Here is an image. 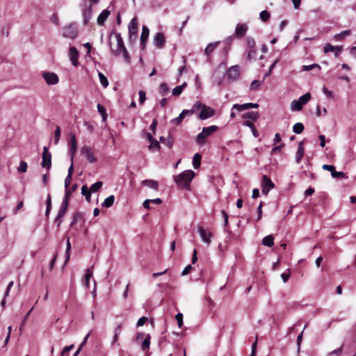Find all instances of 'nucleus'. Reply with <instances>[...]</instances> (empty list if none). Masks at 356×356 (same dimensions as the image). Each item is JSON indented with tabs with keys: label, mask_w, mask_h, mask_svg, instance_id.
Instances as JSON below:
<instances>
[{
	"label": "nucleus",
	"mask_w": 356,
	"mask_h": 356,
	"mask_svg": "<svg viewBox=\"0 0 356 356\" xmlns=\"http://www.w3.org/2000/svg\"><path fill=\"white\" fill-rule=\"evenodd\" d=\"M98 76L102 86L104 88H106L108 86V81L107 78L102 72H99Z\"/></svg>",
	"instance_id": "obj_43"
},
{
	"label": "nucleus",
	"mask_w": 356,
	"mask_h": 356,
	"mask_svg": "<svg viewBox=\"0 0 356 356\" xmlns=\"http://www.w3.org/2000/svg\"><path fill=\"white\" fill-rule=\"evenodd\" d=\"M151 335L147 334L145 335V338L141 344V349L143 351H147L150 346Z\"/></svg>",
	"instance_id": "obj_26"
},
{
	"label": "nucleus",
	"mask_w": 356,
	"mask_h": 356,
	"mask_svg": "<svg viewBox=\"0 0 356 356\" xmlns=\"http://www.w3.org/2000/svg\"><path fill=\"white\" fill-rule=\"evenodd\" d=\"M42 76L47 84L54 85L58 83L59 78L58 75L54 72H46L42 74Z\"/></svg>",
	"instance_id": "obj_11"
},
{
	"label": "nucleus",
	"mask_w": 356,
	"mask_h": 356,
	"mask_svg": "<svg viewBox=\"0 0 356 356\" xmlns=\"http://www.w3.org/2000/svg\"><path fill=\"white\" fill-rule=\"evenodd\" d=\"M195 174L191 170H188L182 172L181 174L174 177L175 182L179 186L188 189L191 182L194 178Z\"/></svg>",
	"instance_id": "obj_1"
},
{
	"label": "nucleus",
	"mask_w": 356,
	"mask_h": 356,
	"mask_svg": "<svg viewBox=\"0 0 356 356\" xmlns=\"http://www.w3.org/2000/svg\"><path fill=\"white\" fill-rule=\"evenodd\" d=\"M197 104H200V106H198V111H200L198 117L200 120H206L214 115L215 110L213 108L209 107L200 102H197Z\"/></svg>",
	"instance_id": "obj_3"
},
{
	"label": "nucleus",
	"mask_w": 356,
	"mask_h": 356,
	"mask_svg": "<svg viewBox=\"0 0 356 356\" xmlns=\"http://www.w3.org/2000/svg\"><path fill=\"white\" fill-rule=\"evenodd\" d=\"M90 336V333H88V334H86V336L85 337L83 341H82V343L80 344L78 350L74 353V356H77L79 353V352L81 351V350L83 348V347L87 343V341H88V339Z\"/></svg>",
	"instance_id": "obj_50"
},
{
	"label": "nucleus",
	"mask_w": 356,
	"mask_h": 356,
	"mask_svg": "<svg viewBox=\"0 0 356 356\" xmlns=\"http://www.w3.org/2000/svg\"><path fill=\"white\" fill-rule=\"evenodd\" d=\"M259 15H260V19L264 22H267L270 17V13L267 10L261 11Z\"/></svg>",
	"instance_id": "obj_51"
},
{
	"label": "nucleus",
	"mask_w": 356,
	"mask_h": 356,
	"mask_svg": "<svg viewBox=\"0 0 356 356\" xmlns=\"http://www.w3.org/2000/svg\"><path fill=\"white\" fill-rule=\"evenodd\" d=\"M60 137V128L58 126H56L55 131H54V142L57 144L59 141Z\"/></svg>",
	"instance_id": "obj_54"
},
{
	"label": "nucleus",
	"mask_w": 356,
	"mask_h": 356,
	"mask_svg": "<svg viewBox=\"0 0 356 356\" xmlns=\"http://www.w3.org/2000/svg\"><path fill=\"white\" fill-rule=\"evenodd\" d=\"M46 212L45 216L48 218L49 215L50 213L51 209V197L50 194L47 195V200H46Z\"/></svg>",
	"instance_id": "obj_38"
},
{
	"label": "nucleus",
	"mask_w": 356,
	"mask_h": 356,
	"mask_svg": "<svg viewBox=\"0 0 356 356\" xmlns=\"http://www.w3.org/2000/svg\"><path fill=\"white\" fill-rule=\"evenodd\" d=\"M332 176L333 178H339V179H346L348 176L343 172H337L334 170L332 173Z\"/></svg>",
	"instance_id": "obj_49"
},
{
	"label": "nucleus",
	"mask_w": 356,
	"mask_h": 356,
	"mask_svg": "<svg viewBox=\"0 0 356 356\" xmlns=\"http://www.w3.org/2000/svg\"><path fill=\"white\" fill-rule=\"evenodd\" d=\"M111 14V12L110 10H108V9H105L97 17V24L100 26H103L106 22V20L107 19V18L108 17V16L110 15Z\"/></svg>",
	"instance_id": "obj_18"
},
{
	"label": "nucleus",
	"mask_w": 356,
	"mask_h": 356,
	"mask_svg": "<svg viewBox=\"0 0 356 356\" xmlns=\"http://www.w3.org/2000/svg\"><path fill=\"white\" fill-rule=\"evenodd\" d=\"M259 115L258 112L250 111L243 115V118H248L252 120L253 121H256L258 119Z\"/></svg>",
	"instance_id": "obj_34"
},
{
	"label": "nucleus",
	"mask_w": 356,
	"mask_h": 356,
	"mask_svg": "<svg viewBox=\"0 0 356 356\" xmlns=\"http://www.w3.org/2000/svg\"><path fill=\"white\" fill-rule=\"evenodd\" d=\"M122 330V326L121 325H118L116 328L115 329V334L113 337V343L117 342L119 335L121 333Z\"/></svg>",
	"instance_id": "obj_48"
},
{
	"label": "nucleus",
	"mask_w": 356,
	"mask_h": 356,
	"mask_svg": "<svg viewBox=\"0 0 356 356\" xmlns=\"http://www.w3.org/2000/svg\"><path fill=\"white\" fill-rule=\"evenodd\" d=\"M141 184L149 187L154 191L159 190V182L153 179H145L142 181Z\"/></svg>",
	"instance_id": "obj_20"
},
{
	"label": "nucleus",
	"mask_w": 356,
	"mask_h": 356,
	"mask_svg": "<svg viewBox=\"0 0 356 356\" xmlns=\"http://www.w3.org/2000/svg\"><path fill=\"white\" fill-rule=\"evenodd\" d=\"M70 57L72 61V63L74 66H77L79 65L78 58H79V51L74 47H71L70 48Z\"/></svg>",
	"instance_id": "obj_16"
},
{
	"label": "nucleus",
	"mask_w": 356,
	"mask_h": 356,
	"mask_svg": "<svg viewBox=\"0 0 356 356\" xmlns=\"http://www.w3.org/2000/svg\"><path fill=\"white\" fill-rule=\"evenodd\" d=\"M335 50L337 51L335 55H336V56H337L338 54L341 51V47H334V46H332L330 44H327L324 47V52L325 53H328V52H330V51H334Z\"/></svg>",
	"instance_id": "obj_24"
},
{
	"label": "nucleus",
	"mask_w": 356,
	"mask_h": 356,
	"mask_svg": "<svg viewBox=\"0 0 356 356\" xmlns=\"http://www.w3.org/2000/svg\"><path fill=\"white\" fill-rule=\"evenodd\" d=\"M175 318L177 321L179 327L181 328L183 326V314L181 313L177 314Z\"/></svg>",
	"instance_id": "obj_58"
},
{
	"label": "nucleus",
	"mask_w": 356,
	"mask_h": 356,
	"mask_svg": "<svg viewBox=\"0 0 356 356\" xmlns=\"http://www.w3.org/2000/svg\"><path fill=\"white\" fill-rule=\"evenodd\" d=\"M67 207H60V209H59V211L58 213V215L55 219V222H58V225L57 226L59 227L62 222V220H60L66 213L67 211Z\"/></svg>",
	"instance_id": "obj_21"
},
{
	"label": "nucleus",
	"mask_w": 356,
	"mask_h": 356,
	"mask_svg": "<svg viewBox=\"0 0 356 356\" xmlns=\"http://www.w3.org/2000/svg\"><path fill=\"white\" fill-rule=\"evenodd\" d=\"M69 136L68 145L70 146V153L71 154V161H72L77 150V140L74 134L70 133Z\"/></svg>",
	"instance_id": "obj_9"
},
{
	"label": "nucleus",
	"mask_w": 356,
	"mask_h": 356,
	"mask_svg": "<svg viewBox=\"0 0 356 356\" xmlns=\"http://www.w3.org/2000/svg\"><path fill=\"white\" fill-rule=\"evenodd\" d=\"M222 215L224 218V226L227 227L228 226V219H229V215L227 213V212L225 210H222L221 211Z\"/></svg>",
	"instance_id": "obj_62"
},
{
	"label": "nucleus",
	"mask_w": 356,
	"mask_h": 356,
	"mask_svg": "<svg viewBox=\"0 0 356 356\" xmlns=\"http://www.w3.org/2000/svg\"><path fill=\"white\" fill-rule=\"evenodd\" d=\"M275 187L274 183L270 177L264 175L262 177L261 192L264 195H267L270 189Z\"/></svg>",
	"instance_id": "obj_8"
},
{
	"label": "nucleus",
	"mask_w": 356,
	"mask_h": 356,
	"mask_svg": "<svg viewBox=\"0 0 356 356\" xmlns=\"http://www.w3.org/2000/svg\"><path fill=\"white\" fill-rule=\"evenodd\" d=\"M81 154L84 155L86 158V160L90 163H93L97 161V158L95 156L94 152L92 149L89 146H83L81 149Z\"/></svg>",
	"instance_id": "obj_7"
},
{
	"label": "nucleus",
	"mask_w": 356,
	"mask_h": 356,
	"mask_svg": "<svg viewBox=\"0 0 356 356\" xmlns=\"http://www.w3.org/2000/svg\"><path fill=\"white\" fill-rule=\"evenodd\" d=\"M202 156L199 153L195 154L193 159V165L195 169L200 168L201 164Z\"/></svg>",
	"instance_id": "obj_32"
},
{
	"label": "nucleus",
	"mask_w": 356,
	"mask_h": 356,
	"mask_svg": "<svg viewBox=\"0 0 356 356\" xmlns=\"http://www.w3.org/2000/svg\"><path fill=\"white\" fill-rule=\"evenodd\" d=\"M243 124L245 126H247L250 128V129L252 130V134L254 135V137L259 136V132L257 130L254 124L252 122L246 120L243 122Z\"/></svg>",
	"instance_id": "obj_35"
},
{
	"label": "nucleus",
	"mask_w": 356,
	"mask_h": 356,
	"mask_svg": "<svg viewBox=\"0 0 356 356\" xmlns=\"http://www.w3.org/2000/svg\"><path fill=\"white\" fill-rule=\"evenodd\" d=\"M138 95H139V103L140 104H143V103L146 100V93L143 90H140L138 92Z\"/></svg>",
	"instance_id": "obj_60"
},
{
	"label": "nucleus",
	"mask_w": 356,
	"mask_h": 356,
	"mask_svg": "<svg viewBox=\"0 0 356 356\" xmlns=\"http://www.w3.org/2000/svg\"><path fill=\"white\" fill-rule=\"evenodd\" d=\"M303 105L298 100H293L291 104V109L293 111H300Z\"/></svg>",
	"instance_id": "obj_36"
},
{
	"label": "nucleus",
	"mask_w": 356,
	"mask_h": 356,
	"mask_svg": "<svg viewBox=\"0 0 356 356\" xmlns=\"http://www.w3.org/2000/svg\"><path fill=\"white\" fill-rule=\"evenodd\" d=\"M293 131L297 134H300L304 131V125L301 122L296 123L293 127Z\"/></svg>",
	"instance_id": "obj_39"
},
{
	"label": "nucleus",
	"mask_w": 356,
	"mask_h": 356,
	"mask_svg": "<svg viewBox=\"0 0 356 356\" xmlns=\"http://www.w3.org/2000/svg\"><path fill=\"white\" fill-rule=\"evenodd\" d=\"M350 34V31L349 30H346V31H342L341 33H339V34H337L335 35V38L337 40H341L343 39V38L346 35H348Z\"/></svg>",
	"instance_id": "obj_52"
},
{
	"label": "nucleus",
	"mask_w": 356,
	"mask_h": 356,
	"mask_svg": "<svg viewBox=\"0 0 356 356\" xmlns=\"http://www.w3.org/2000/svg\"><path fill=\"white\" fill-rule=\"evenodd\" d=\"M248 29V26L246 24H238L235 30V36L238 38H243L245 35Z\"/></svg>",
	"instance_id": "obj_13"
},
{
	"label": "nucleus",
	"mask_w": 356,
	"mask_h": 356,
	"mask_svg": "<svg viewBox=\"0 0 356 356\" xmlns=\"http://www.w3.org/2000/svg\"><path fill=\"white\" fill-rule=\"evenodd\" d=\"M154 44L159 49L163 48L165 43V38L162 32L156 33L154 38Z\"/></svg>",
	"instance_id": "obj_12"
},
{
	"label": "nucleus",
	"mask_w": 356,
	"mask_h": 356,
	"mask_svg": "<svg viewBox=\"0 0 356 356\" xmlns=\"http://www.w3.org/2000/svg\"><path fill=\"white\" fill-rule=\"evenodd\" d=\"M220 42H216L213 43H210L207 45L206 49H204V54L207 56H209L216 49L218 45L219 44Z\"/></svg>",
	"instance_id": "obj_23"
},
{
	"label": "nucleus",
	"mask_w": 356,
	"mask_h": 356,
	"mask_svg": "<svg viewBox=\"0 0 356 356\" xmlns=\"http://www.w3.org/2000/svg\"><path fill=\"white\" fill-rule=\"evenodd\" d=\"M186 86L187 83L185 82L180 86H176L172 91V95L175 97L179 96L182 93L184 89L186 88Z\"/></svg>",
	"instance_id": "obj_27"
},
{
	"label": "nucleus",
	"mask_w": 356,
	"mask_h": 356,
	"mask_svg": "<svg viewBox=\"0 0 356 356\" xmlns=\"http://www.w3.org/2000/svg\"><path fill=\"white\" fill-rule=\"evenodd\" d=\"M19 172H26L27 171V163L24 161H22L18 167Z\"/></svg>",
	"instance_id": "obj_53"
},
{
	"label": "nucleus",
	"mask_w": 356,
	"mask_h": 356,
	"mask_svg": "<svg viewBox=\"0 0 356 356\" xmlns=\"http://www.w3.org/2000/svg\"><path fill=\"white\" fill-rule=\"evenodd\" d=\"M102 185H103L102 181H97L95 184H93L90 186V189L92 193H95L100 189V188L102 186Z\"/></svg>",
	"instance_id": "obj_47"
},
{
	"label": "nucleus",
	"mask_w": 356,
	"mask_h": 356,
	"mask_svg": "<svg viewBox=\"0 0 356 356\" xmlns=\"http://www.w3.org/2000/svg\"><path fill=\"white\" fill-rule=\"evenodd\" d=\"M246 42L248 48L250 49H256V42L254 38L248 37L246 39Z\"/></svg>",
	"instance_id": "obj_46"
},
{
	"label": "nucleus",
	"mask_w": 356,
	"mask_h": 356,
	"mask_svg": "<svg viewBox=\"0 0 356 356\" xmlns=\"http://www.w3.org/2000/svg\"><path fill=\"white\" fill-rule=\"evenodd\" d=\"M198 232L202 241L209 245L211 243V237L212 236V233L211 232H207L202 227H198Z\"/></svg>",
	"instance_id": "obj_15"
},
{
	"label": "nucleus",
	"mask_w": 356,
	"mask_h": 356,
	"mask_svg": "<svg viewBox=\"0 0 356 356\" xmlns=\"http://www.w3.org/2000/svg\"><path fill=\"white\" fill-rule=\"evenodd\" d=\"M257 56V50L255 49H250L248 55H247V59L248 60H250L252 59H255Z\"/></svg>",
	"instance_id": "obj_56"
},
{
	"label": "nucleus",
	"mask_w": 356,
	"mask_h": 356,
	"mask_svg": "<svg viewBox=\"0 0 356 356\" xmlns=\"http://www.w3.org/2000/svg\"><path fill=\"white\" fill-rule=\"evenodd\" d=\"M262 244L267 247H272L274 245V237L272 235L265 236L262 240Z\"/></svg>",
	"instance_id": "obj_31"
},
{
	"label": "nucleus",
	"mask_w": 356,
	"mask_h": 356,
	"mask_svg": "<svg viewBox=\"0 0 356 356\" xmlns=\"http://www.w3.org/2000/svg\"><path fill=\"white\" fill-rule=\"evenodd\" d=\"M79 221L83 222V215L81 212H76L73 216V219L70 224V226L72 227L74 224L77 223Z\"/></svg>",
	"instance_id": "obj_33"
},
{
	"label": "nucleus",
	"mask_w": 356,
	"mask_h": 356,
	"mask_svg": "<svg viewBox=\"0 0 356 356\" xmlns=\"http://www.w3.org/2000/svg\"><path fill=\"white\" fill-rule=\"evenodd\" d=\"M184 118H185L184 115H183V113H181L177 118L172 119L170 121V122L175 125H179L181 123V122L183 121Z\"/></svg>",
	"instance_id": "obj_45"
},
{
	"label": "nucleus",
	"mask_w": 356,
	"mask_h": 356,
	"mask_svg": "<svg viewBox=\"0 0 356 356\" xmlns=\"http://www.w3.org/2000/svg\"><path fill=\"white\" fill-rule=\"evenodd\" d=\"M92 276V271L88 268L86 271L85 277L83 280V283L87 289L90 288V280Z\"/></svg>",
	"instance_id": "obj_29"
},
{
	"label": "nucleus",
	"mask_w": 356,
	"mask_h": 356,
	"mask_svg": "<svg viewBox=\"0 0 356 356\" xmlns=\"http://www.w3.org/2000/svg\"><path fill=\"white\" fill-rule=\"evenodd\" d=\"M198 106H200V104H197V102H195L193 104V106H192L191 109H190V110L184 109L181 111V113H183V115H184L185 117L186 115H191L198 111Z\"/></svg>",
	"instance_id": "obj_25"
},
{
	"label": "nucleus",
	"mask_w": 356,
	"mask_h": 356,
	"mask_svg": "<svg viewBox=\"0 0 356 356\" xmlns=\"http://www.w3.org/2000/svg\"><path fill=\"white\" fill-rule=\"evenodd\" d=\"M160 141L163 144H165L169 148H171L173 144V140L171 137L165 138L163 136L160 137Z\"/></svg>",
	"instance_id": "obj_42"
},
{
	"label": "nucleus",
	"mask_w": 356,
	"mask_h": 356,
	"mask_svg": "<svg viewBox=\"0 0 356 356\" xmlns=\"http://www.w3.org/2000/svg\"><path fill=\"white\" fill-rule=\"evenodd\" d=\"M78 35V30L76 25L72 24L63 28V35L65 38L74 39Z\"/></svg>",
	"instance_id": "obj_6"
},
{
	"label": "nucleus",
	"mask_w": 356,
	"mask_h": 356,
	"mask_svg": "<svg viewBox=\"0 0 356 356\" xmlns=\"http://www.w3.org/2000/svg\"><path fill=\"white\" fill-rule=\"evenodd\" d=\"M91 191L90 189H88L86 185H83L81 187V193L83 196L86 197V200L87 202H90L91 199Z\"/></svg>",
	"instance_id": "obj_30"
},
{
	"label": "nucleus",
	"mask_w": 356,
	"mask_h": 356,
	"mask_svg": "<svg viewBox=\"0 0 356 356\" xmlns=\"http://www.w3.org/2000/svg\"><path fill=\"white\" fill-rule=\"evenodd\" d=\"M311 94L309 92H307L305 95H302L298 101L302 104H306L311 99Z\"/></svg>",
	"instance_id": "obj_40"
},
{
	"label": "nucleus",
	"mask_w": 356,
	"mask_h": 356,
	"mask_svg": "<svg viewBox=\"0 0 356 356\" xmlns=\"http://www.w3.org/2000/svg\"><path fill=\"white\" fill-rule=\"evenodd\" d=\"M261 84V82L260 81H259V80H254L251 83L250 88L252 90H257L259 88Z\"/></svg>",
	"instance_id": "obj_55"
},
{
	"label": "nucleus",
	"mask_w": 356,
	"mask_h": 356,
	"mask_svg": "<svg viewBox=\"0 0 356 356\" xmlns=\"http://www.w3.org/2000/svg\"><path fill=\"white\" fill-rule=\"evenodd\" d=\"M258 107H259V104H256V103H246V104H236L233 105L232 109H236L238 111L241 112V111H245V110H247L249 108H258Z\"/></svg>",
	"instance_id": "obj_14"
},
{
	"label": "nucleus",
	"mask_w": 356,
	"mask_h": 356,
	"mask_svg": "<svg viewBox=\"0 0 356 356\" xmlns=\"http://www.w3.org/2000/svg\"><path fill=\"white\" fill-rule=\"evenodd\" d=\"M207 136L204 134L202 131L196 137V143L199 145H202L206 143V138Z\"/></svg>",
	"instance_id": "obj_37"
},
{
	"label": "nucleus",
	"mask_w": 356,
	"mask_h": 356,
	"mask_svg": "<svg viewBox=\"0 0 356 356\" xmlns=\"http://www.w3.org/2000/svg\"><path fill=\"white\" fill-rule=\"evenodd\" d=\"M129 40L132 42H134L138 36V19L134 17L129 24Z\"/></svg>",
	"instance_id": "obj_4"
},
{
	"label": "nucleus",
	"mask_w": 356,
	"mask_h": 356,
	"mask_svg": "<svg viewBox=\"0 0 356 356\" xmlns=\"http://www.w3.org/2000/svg\"><path fill=\"white\" fill-rule=\"evenodd\" d=\"M147 321V318L143 316L140 318L137 322V327L143 326Z\"/></svg>",
	"instance_id": "obj_63"
},
{
	"label": "nucleus",
	"mask_w": 356,
	"mask_h": 356,
	"mask_svg": "<svg viewBox=\"0 0 356 356\" xmlns=\"http://www.w3.org/2000/svg\"><path fill=\"white\" fill-rule=\"evenodd\" d=\"M218 130V127L216 125H211L209 127H206L202 128V132L204 134H205L207 137L212 135L213 133H215L216 131Z\"/></svg>",
	"instance_id": "obj_22"
},
{
	"label": "nucleus",
	"mask_w": 356,
	"mask_h": 356,
	"mask_svg": "<svg viewBox=\"0 0 356 356\" xmlns=\"http://www.w3.org/2000/svg\"><path fill=\"white\" fill-rule=\"evenodd\" d=\"M149 30L146 26H143L142 29V33L140 35V45L143 49L145 47V44L148 40Z\"/></svg>",
	"instance_id": "obj_17"
},
{
	"label": "nucleus",
	"mask_w": 356,
	"mask_h": 356,
	"mask_svg": "<svg viewBox=\"0 0 356 356\" xmlns=\"http://www.w3.org/2000/svg\"><path fill=\"white\" fill-rule=\"evenodd\" d=\"M291 276L290 269H287V272L281 274V277L284 283L287 282Z\"/></svg>",
	"instance_id": "obj_57"
},
{
	"label": "nucleus",
	"mask_w": 356,
	"mask_h": 356,
	"mask_svg": "<svg viewBox=\"0 0 356 356\" xmlns=\"http://www.w3.org/2000/svg\"><path fill=\"white\" fill-rule=\"evenodd\" d=\"M305 154V149L303 147V141H300L298 143V147L296 155V161L299 163L302 159Z\"/></svg>",
	"instance_id": "obj_19"
},
{
	"label": "nucleus",
	"mask_w": 356,
	"mask_h": 356,
	"mask_svg": "<svg viewBox=\"0 0 356 356\" xmlns=\"http://www.w3.org/2000/svg\"><path fill=\"white\" fill-rule=\"evenodd\" d=\"M66 245H66L67 247H66V250H65V256H66L65 263H67L68 261V260L70 259V257L71 243H70L69 237H67Z\"/></svg>",
	"instance_id": "obj_44"
},
{
	"label": "nucleus",
	"mask_w": 356,
	"mask_h": 356,
	"mask_svg": "<svg viewBox=\"0 0 356 356\" xmlns=\"http://www.w3.org/2000/svg\"><path fill=\"white\" fill-rule=\"evenodd\" d=\"M115 201V196L111 195L106 197L104 201L102 202V206L103 207L109 208L113 206Z\"/></svg>",
	"instance_id": "obj_28"
},
{
	"label": "nucleus",
	"mask_w": 356,
	"mask_h": 356,
	"mask_svg": "<svg viewBox=\"0 0 356 356\" xmlns=\"http://www.w3.org/2000/svg\"><path fill=\"white\" fill-rule=\"evenodd\" d=\"M240 76V67L239 65H234L229 68L227 72V78L232 81H234L238 79Z\"/></svg>",
	"instance_id": "obj_10"
},
{
	"label": "nucleus",
	"mask_w": 356,
	"mask_h": 356,
	"mask_svg": "<svg viewBox=\"0 0 356 356\" xmlns=\"http://www.w3.org/2000/svg\"><path fill=\"white\" fill-rule=\"evenodd\" d=\"M343 350V345L341 346L339 348L330 352L328 356H340Z\"/></svg>",
	"instance_id": "obj_59"
},
{
	"label": "nucleus",
	"mask_w": 356,
	"mask_h": 356,
	"mask_svg": "<svg viewBox=\"0 0 356 356\" xmlns=\"http://www.w3.org/2000/svg\"><path fill=\"white\" fill-rule=\"evenodd\" d=\"M97 109H98V111L99 112V113L101 114V115L102 117L103 121H106V118H107V114H106V111L105 107L103 105H102L100 104H97Z\"/></svg>",
	"instance_id": "obj_41"
},
{
	"label": "nucleus",
	"mask_w": 356,
	"mask_h": 356,
	"mask_svg": "<svg viewBox=\"0 0 356 356\" xmlns=\"http://www.w3.org/2000/svg\"><path fill=\"white\" fill-rule=\"evenodd\" d=\"M42 163L41 165L43 168H47V170L51 167V154L49 151V148L47 146L43 147V152L42 154Z\"/></svg>",
	"instance_id": "obj_5"
},
{
	"label": "nucleus",
	"mask_w": 356,
	"mask_h": 356,
	"mask_svg": "<svg viewBox=\"0 0 356 356\" xmlns=\"http://www.w3.org/2000/svg\"><path fill=\"white\" fill-rule=\"evenodd\" d=\"M168 91H169V88H168V85H167L165 83H162L160 85V92H161L163 95H165V93H167Z\"/></svg>",
	"instance_id": "obj_61"
},
{
	"label": "nucleus",
	"mask_w": 356,
	"mask_h": 356,
	"mask_svg": "<svg viewBox=\"0 0 356 356\" xmlns=\"http://www.w3.org/2000/svg\"><path fill=\"white\" fill-rule=\"evenodd\" d=\"M115 36L117 41V47L116 49H113L112 47H111L112 53L116 56H119L121 53H122V56L124 60L129 62L130 60V57L128 51L127 50L124 46V41L120 33H116ZM110 46H111V44Z\"/></svg>",
	"instance_id": "obj_2"
},
{
	"label": "nucleus",
	"mask_w": 356,
	"mask_h": 356,
	"mask_svg": "<svg viewBox=\"0 0 356 356\" xmlns=\"http://www.w3.org/2000/svg\"><path fill=\"white\" fill-rule=\"evenodd\" d=\"M153 147L156 148L157 150L160 149L159 143L156 139H154L153 142H151V145L149 146V149H152Z\"/></svg>",
	"instance_id": "obj_64"
}]
</instances>
